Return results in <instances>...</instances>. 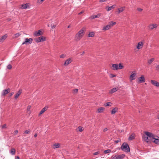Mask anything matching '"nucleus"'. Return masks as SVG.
<instances>
[{
  "label": "nucleus",
  "mask_w": 159,
  "mask_h": 159,
  "mask_svg": "<svg viewBox=\"0 0 159 159\" xmlns=\"http://www.w3.org/2000/svg\"><path fill=\"white\" fill-rule=\"evenodd\" d=\"M105 109V108L103 107H99L98 109V113H101Z\"/></svg>",
  "instance_id": "obj_28"
},
{
  "label": "nucleus",
  "mask_w": 159,
  "mask_h": 159,
  "mask_svg": "<svg viewBox=\"0 0 159 159\" xmlns=\"http://www.w3.org/2000/svg\"><path fill=\"white\" fill-rule=\"evenodd\" d=\"M143 45V43L142 42H140L138 43L137 48L138 49L142 48Z\"/></svg>",
  "instance_id": "obj_16"
},
{
  "label": "nucleus",
  "mask_w": 159,
  "mask_h": 159,
  "mask_svg": "<svg viewBox=\"0 0 159 159\" xmlns=\"http://www.w3.org/2000/svg\"><path fill=\"white\" fill-rule=\"evenodd\" d=\"M114 7H115V5H112L110 7H108V8L107 10V11H109L111 10H112V9H113L114 8Z\"/></svg>",
  "instance_id": "obj_32"
},
{
  "label": "nucleus",
  "mask_w": 159,
  "mask_h": 159,
  "mask_svg": "<svg viewBox=\"0 0 159 159\" xmlns=\"http://www.w3.org/2000/svg\"><path fill=\"white\" fill-rule=\"evenodd\" d=\"M107 130V128H105L103 130V131L105 132Z\"/></svg>",
  "instance_id": "obj_49"
},
{
  "label": "nucleus",
  "mask_w": 159,
  "mask_h": 159,
  "mask_svg": "<svg viewBox=\"0 0 159 159\" xmlns=\"http://www.w3.org/2000/svg\"><path fill=\"white\" fill-rule=\"evenodd\" d=\"M66 57V55L65 54H62L60 56V57L61 58H65Z\"/></svg>",
  "instance_id": "obj_39"
},
{
  "label": "nucleus",
  "mask_w": 159,
  "mask_h": 159,
  "mask_svg": "<svg viewBox=\"0 0 159 159\" xmlns=\"http://www.w3.org/2000/svg\"><path fill=\"white\" fill-rule=\"evenodd\" d=\"M45 0H38L37 3L39 4H41Z\"/></svg>",
  "instance_id": "obj_38"
},
{
  "label": "nucleus",
  "mask_w": 159,
  "mask_h": 159,
  "mask_svg": "<svg viewBox=\"0 0 159 159\" xmlns=\"http://www.w3.org/2000/svg\"><path fill=\"white\" fill-rule=\"evenodd\" d=\"M136 77V74L134 72L132 73L131 75L130 76V81L135 79Z\"/></svg>",
  "instance_id": "obj_9"
},
{
  "label": "nucleus",
  "mask_w": 159,
  "mask_h": 159,
  "mask_svg": "<svg viewBox=\"0 0 159 159\" xmlns=\"http://www.w3.org/2000/svg\"><path fill=\"white\" fill-rule=\"evenodd\" d=\"M72 61V59L71 58H69L66 60L64 64V66H67Z\"/></svg>",
  "instance_id": "obj_13"
},
{
  "label": "nucleus",
  "mask_w": 159,
  "mask_h": 159,
  "mask_svg": "<svg viewBox=\"0 0 159 159\" xmlns=\"http://www.w3.org/2000/svg\"><path fill=\"white\" fill-rule=\"evenodd\" d=\"M116 76V75L114 74H111L110 75V77L111 78H113Z\"/></svg>",
  "instance_id": "obj_44"
},
{
  "label": "nucleus",
  "mask_w": 159,
  "mask_h": 159,
  "mask_svg": "<svg viewBox=\"0 0 159 159\" xmlns=\"http://www.w3.org/2000/svg\"><path fill=\"white\" fill-rule=\"evenodd\" d=\"M95 32H90L88 34L89 37H93L94 36Z\"/></svg>",
  "instance_id": "obj_30"
},
{
  "label": "nucleus",
  "mask_w": 159,
  "mask_h": 159,
  "mask_svg": "<svg viewBox=\"0 0 159 159\" xmlns=\"http://www.w3.org/2000/svg\"><path fill=\"white\" fill-rule=\"evenodd\" d=\"M37 136V134H34V137H36Z\"/></svg>",
  "instance_id": "obj_56"
},
{
  "label": "nucleus",
  "mask_w": 159,
  "mask_h": 159,
  "mask_svg": "<svg viewBox=\"0 0 159 159\" xmlns=\"http://www.w3.org/2000/svg\"><path fill=\"white\" fill-rule=\"evenodd\" d=\"M34 35L36 36H38L43 34V32L41 30H39L34 32Z\"/></svg>",
  "instance_id": "obj_14"
},
{
  "label": "nucleus",
  "mask_w": 159,
  "mask_h": 159,
  "mask_svg": "<svg viewBox=\"0 0 159 159\" xmlns=\"http://www.w3.org/2000/svg\"><path fill=\"white\" fill-rule=\"evenodd\" d=\"M119 141H120V140H117L115 142L116 143H118L119 142Z\"/></svg>",
  "instance_id": "obj_58"
},
{
  "label": "nucleus",
  "mask_w": 159,
  "mask_h": 159,
  "mask_svg": "<svg viewBox=\"0 0 159 159\" xmlns=\"http://www.w3.org/2000/svg\"><path fill=\"white\" fill-rule=\"evenodd\" d=\"M137 10L141 12L143 11V9L141 8H137Z\"/></svg>",
  "instance_id": "obj_46"
},
{
  "label": "nucleus",
  "mask_w": 159,
  "mask_h": 159,
  "mask_svg": "<svg viewBox=\"0 0 159 159\" xmlns=\"http://www.w3.org/2000/svg\"><path fill=\"white\" fill-rule=\"evenodd\" d=\"M85 30L86 28L84 27L78 32L75 36V41H79L81 39L84 35Z\"/></svg>",
  "instance_id": "obj_2"
},
{
  "label": "nucleus",
  "mask_w": 159,
  "mask_h": 159,
  "mask_svg": "<svg viewBox=\"0 0 159 159\" xmlns=\"http://www.w3.org/2000/svg\"><path fill=\"white\" fill-rule=\"evenodd\" d=\"M116 24V23L114 21H111L109 22L108 25L111 28L113 26L115 25Z\"/></svg>",
  "instance_id": "obj_23"
},
{
  "label": "nucleus",
  "mask_w": 159,
  "mask_h": 159,
  "mask_svg": "<svg viewBox=\"0 0 159 159\" xmlns=\"http://www.w3.org/2000/svg\"><path fill=\"white\" fill-rule=\"evenodd\" d=\"M83 11H81V12H80V13H79V15L81 14H82V13H83Z\"/></svg>",
  "instance_id": "obj_57"
},
{
  "label": "nucleus",
  "mask_w": 159,
  "mask_h": 159,
  "mask_svg": "<svg viewBox=\"0 0 159 159\" xmlns=\"http://www.w3.org/2000/svg\"><path fill=\"white\" fill-rule=\"evenodd\" d=\"M118 90V88H113L109 92L110 93H112L115 92H116L117 90Z\"/></svg>",
  "instance_id": "obj_27"
},
{
  "label": "nucleus",
  "mask_w": 159,
  "mask_h": 159,
  "mask_svg": "<svg viewBox=\"0 0 159 159\" xmlns=\"http://www.w3.org/2000/svg\"><path fill=\"white\" fill-rule=\"evenodd\" d=\"M51 26V27L52 28H54L56 27V25H54V24H53V25L52 24Z\"/></svg>",
  "instance_id": "obj_47"
},
{
  "label": "nucleus",
  "mask_w": 159,
  "mask_h": 159,
  "mask_svg": "<svg viewBox=\"0 0 159 159\" xmlns=\"http://www.w3.org/2000/svg\"><path fill=\"white\" fill-rule=\"evenodd\" d=\"M111 150L110 149H107L105 150L104 152L105 154H106L108 153H109L111 152Z\"/></svg>",
  "instance_id": "obj_36"
},
{
  "label": "nucleus",
  "mask_w": 159,
  "mask_h": 159,
  "mask_svg": "<svg viewBox=\"0 0 159 159\" xmlns=\"http://www.w3.org/2000/svg\"><path fill=\"white\" fill-rule=\"evenodd\" d=\"M135 137V135L134 134H131L129 138V140H131L133 139H134V138Z\"/></svg>",
  "instance_id": "obj_31"
},
{
  "label": "nucleus",
  "mask_w": 159,
  "mask_h": 159,
  "mask_svg": "<svg viewBox=\"0 0 159 159\" xmlns=\"http://www.w3.org/2000/svg\"><path fill=\"white\" fill-rule=\"evenodd\" d=\"M78 129L79 130V131L80 132L82 131L84 129V128H83V127H82L81 126H79L78 127Z\"/></svg>",
  "instance_id": "obj_35"
},
{
  "label": "nucleus",
  "mask_w": 159,
  "mask_h": 159,
  "mask_svg": "<svg viewBox=\"0 0 159 159\" xmlns=\"http://www.w3.org/2000/svg\"><path fill=\"white\" fill-rule=\"evenodd\" d=\"M10 89H8L3 91L2 93V95L4 96L8 93L10 92Z\"/></svg>",
  "instance_id": "obj_17"
},
{
  "label": "nucleus",
  "mask_w": 159,
  "mask_h": 159,
  "mask_svg": "<svg viewBox=\"0 0 159 159\" xmlns=\"http://www.w3.org/2000/svg\"><path fill=\"white\" fill-rule=\"evenodd\" d=\"M157 26L158 25L157 24L153 23L149 24L148 27L149 30H152L154 29H156Z\"/></svg>",
  "instance_id": "obj_6"
},
{
  "label": "nucleus",
  "mask_w": 159,
  "mask_h": 159,
  "mask_svg": "<svg viewBox=\"0 0 159 159\" xmlns=\"http://www.w3.org/2000/svg\"><path fill=\"white\" fill-rule=\"evenodd\" d=\"M18 133V131L17 130H16L14 132V134L15 135H16Z\"/></svg>",
  "instance_id": "obj_48"
},
{
  "label": "nucleus",
  "mask_w": 159,
  "mask_h": 159,
  "mask_svg": "<svg viewBox=\"0 0 159 159\" xmlns=\"http://www.w3.org/2000/svg\"><path fill=\"white\" fill-rule=\"evenodd\" d=\"M112 66L113 69H115L116 70H118V69H124V66L123 63H120L119 64H112Z\"/></svg>",
  "instance_id": "obj_3"
},
{
  "label": "nucleus",
  "mask_w": 159,
  "mask_h": 159,
  "mask_svg": "<svg viewBox=\"0 0 159 159\" xmlns=\"http://www.w3.org/2000/svg\"><path fill=\"white\" fill-rule=\"evenodd\" d=\"M20 35V34L19 33H16L15 34V38L18 37Z\"/></svg>",
  "instance_id": "obj_45"
},
{
  "label": "nucleus",
  "mask_w": 159,
  "mask_h": 159,
  "mask_svg": "<svg viewBox=\"0 0 159 159\" xmlns=\"http://www.w3.org/2000/svg\"><path fill=\"white\" fill-rule=\"evenodd\" d=\"M31 131L30 130V129H28L24 132V133L26 134H29L30 133Z\"/></svg>",
  "instance_id": "obj_37"
},
{
  "label": "nucleus",
  "mask_w": 159,
  "mask_h": 159,
  "mask_svg": "<svg viewBox=\"0 0 159 159\" xmlns=\"http://www.w3.org/2000/svg\"><path fill=\"white\" fill-rule=\"evenodd\" d=\"M143 140L148 143L152 141V139L155 138V136L152 133L149 132H145L143 136Z\"/></svg>",
  "instance_id": "obj_1"
},
{
  "label": "nucleus",
  "mask_w": 159,
  "mask_h": 159,
  "mask_svg": "<svg viewBox=\"0 0 159 159\" xmlns=\"http://www.w3.org/2000/svg\"><path fill=\"white\" fill-rule=\"evenodd\" d=\"M125 9V7H121L120 8H118V11H117L118 14H119L120 13L122 12Z\"/></svg>",
  "instance_id": "obj_20"
},
{
  "label": "nucleus",
  "mask_w": 159,
  "mask_h": 159,
  "mask_svg": "<svg viewBox=\"0 0 159 159\" xmlns=\"http://www.w3.org/2000/svg\"><path fill=\"white\" fill-rule=\"evenodd\" d=\"M156 68L157 69H159V65H157L156 66Z\"/></svg>",
  "instance_id": "obj_52"
},
{
  "label": "nucleus",
  "mask_w": 159,
  "mask_h": 159,
  "mask_svg": "<svg viewBox=\"0 0 159 159\" xmlns=\"http://www.w3.org/2000/svg\"><path fill=\"white\" fill-rule=\"evenodd\" d=\"M54 147H53V148H59L60 147V144L59 143H55L53 145Z\"/></svg>",
  "instance_id": "obj_33"
},
{
  "label": "nucleus",
  "mask_w": 159,
  "mask_h": 159,
  "mask_svg": "<svg viewBox=\"0 0 159 159\" xmlns=\"http://www.w3.org/2000/svg\"><path fill=\"white\" fill-rule=\"evenodd\" d=\"M98 152H94L93 153V155H97V154H98Z\"/></svg>",
  "instance_id": "obj_51"
},
{
  "label": "nucleus",
  "mask_w": 159,
  "mask_h": 159,
  "mask_svg": "<svg viewBox=\"0 0 159 159\" xmlns=\"http://www.w3.org/2000/svg\"><path fill=\"white\" fill-rule=\"evenodd\" d=\"M111 28L108 25H107L104 26L102 28V30L103 31H105L110 29Z\"/></svg>",
  "instance_id": "obj_24"
},
{
  "label": "nucleus",
  "mask_w": 159,
  "mask_h": 159,
  "mask_svg": "<svg viewBox=\"0 0 159 159\" xmlns=\"http://www.w3.org/2000/svg\"><path fill=\"white\" fill-rule=\"evenodd\" d=\"M70 25H69L68 26V28H70Z\"/></svg>",
  "instance_id": "obj_59"
},
{
  "label": "nucleus",
  "mask_w": 159,
  "mask_h": 159,
  "mask_svg": "<svg viewBox=\"0 0 159 159\" xmlns=\"http://www.w3.org/2000/svg\"><path fill=\"white\" fill-rule=\"evenodd\" d=\"M85 53L84 51H83L81 53V55H83Z\"/></svg>",
  "instance_id": "obj_50"
},
{
  "label": "nucleus",
  "mask_w": 159,
  "mask_h": 159,
  "mask_svg": "<svg viewBox=\"0 0 159 159\" xmlns=\"http://www.w3.org/2000/svg\"><path fill=\"white\" fill-rule=\"evenodd\" d=\"M152 139H155L153 141L152 140V141L153 143L157 144H159V137L158 136H155V138Z\"/></svg>",
  "instance_id": "obj_15"
},
{
  "label": "nucleus",
  "mask_w": 159,
  "mask_h": 159,
  "mask_svg": "<svg viewBox=\"0 0 159 159\" xmlns=\"http://www.w3.org/2000/svg\"><path fill=\"white\" fill-rule=\"evenodd\" d=\"M145 81V79L143 75H142L140 77L138 78V81L139 83L144 82Z\"/></svg>",
  "instance_id": "obj_12"
},
{
  "label": "nucleus",
  "mask_w": 159,
  "mask_h": 159,
  "mask_svg": "<svg viewBox=\"0 0 159 159\" xmlns=\"http://www.w3.org/2000/svg\"><path fill=\"white\" fill-rule=\"evenodd\" d=\"M111 102H107L105 105V107L107 106H111Z\"/></svg>",
  "instance_id": "obj_34"
},
{
  "label": "nucleus",
  "mask_w": 159,
  "mask_h": 159,
  "mask_svg": "<svg viewBox=\"0 0 159 159\" xmlns=\"http://www.w3.org/2000/svg\"><path fill=\"white\" fill-rule=\"evenodd\" d=\"M13 94V93H12L11 94V96Z\"/></svg>",
  "instance_id": "obj_60"
},
{
  "label": "nucleus",
  "mask_w": 159,
  "mask_h": 159,
  "mask_svg": "<svg viewBox=\"0 0 159 159\" xmlns=\"http://www.w3.org/2000/svg\"><path fill=\"white\" fill-rule=\"evenodd\" d=\"M121 149L126 152H129L130 151V148L128 144L125 143H123L121 147Z\"/></svg>",
  "instance_id": "obj_4"
},
{
  "label": "nucleus",
  "mask_w": 159,
  "mask_h": 159,
  "mask_svg": "<svg viewBox=\"0 0 159 159\" xmlns=\"http://www.w3.org/2000/svg\"><path fill=\"white\" fill-rule=\"evenodd\" d=\"M27 112L29 115H30L31 113L30 111H27Z\"/></svg>",
  "instance_id": "obj_54"
},
{
  "label": "nucleus",
  "mask_w": 159,
  "mask_h": 159,
  "mask_svg": "<svg viewBox=\"0 0 159 159\" xmlns=\"http://www.w3.org/2000/svg\"><path fill=\"white\" fill-rule=\"evenodd\" d=\"M151 84L153 85L159 87V83L154 80H151Z\"/></svg>",
  "instance_id": "obj_11"
},
{
  "label": "nucleus",
  "mask_w": 159,
  "mask_h": 159,
  "mask_svg": "<svg viewBox=\"0 0 159 159\" xmlns=\"http://www.w3.org/2000/svg\"><path fill=\"white\" fill-rule=\"evenodd\" d=\"M31 108L30 106H29L27 107V111H30V109Z\"/></svg>",
  "instance_id": "obj_43"
},
{
  "label": "nucleus",
  "mask_w": 159,
  "mask_h": 159,
  "mask_svg": "<svg viewBox=\"0 0 159 159\" xmlns=\"http://www.w3.org/2000/svg\"><path fill=\"white\" fill-rule=\"evenodd\" d=\"M33 41V39L32 38L28 39L27 38L25 39V41L24 42L22 43V44H24L27 43H31Z\"/></svg>",
  "instance_id": "obj_10"
},
{
  "label": "nucleus",
  "mask_w": 159,
  "mask_h": 159,
  "mask_svg": "<svg viewBox=\"0 0 159 159\" xmlns=\"http://www.w3.org/2000/svg\"><path fill=\"white\" fill-rule=\"evenodd\" d=\"M48 107L46 106L43 108L39 112V115H41L46 111L48 108Z\"/></svg>",
  "instance_id": "obj_19"
},
{
  "label": "nucleus",
  "mask_w": 159,
  "mask_h": 159,
  "mask_svg": "<svg viewBox=\"0 0 159 159\" xmlns=\"http://www.w3.org/2000/svg\"><path fill=\"white\" fill-rule=\"evenodd\" d=\"M78 91V89H75L73 90V92L74 93H77Z\"/></svg>",
  "instance_id": "obj_42"
},
{
  "label": "nucleus",
  "mask_w": 159,
  "mask_h": 159,
  "mask_svg": "<svg viewBox=\"0 0 159 159\" xmlns=\"http://www.w3.org/2000/svg\"><path fill=\"white\" fill-rule=\"evenodd\" d=\"M10 152L12 155H14L16 153V150L14 148H11L10 151Z\"/></svg>",
  "instance_id": "obj_25"
},
{
  "label": "nucleus",
  "mask_w": 159,
  "mask_h": 159,
  "mask_svg": "<svg viewBox=\"0 0 159 159\" xmlns=\"http://www.w3.org/2000/svg\"><path fill=\"white\" fill-rule=\"evenodd\" d=\"M101 15V13H98L97 15H92L91 16V19H93L94 18H99Z\"/></svg>",
  "instance_id": "obj_21"
},
{
  "label": "nucleus",
  "mask_w": 159,
  "mask_h": 159,
  "mask_svg": "<svg viewBox=\"0 0 159 159\" xmlns=\"http://www.w3.org/2000/svg\"><path fill=\"white\" fill-rule=\"evenodd\" d=\"M20 158L19 157L17 156L16 157V159H19Z\"/></svg>",
  "instance_id": "obj_55"
},
{
  "label": "nucleus",
  "mask_w": 159,
  "mask_h": 159,
  "mask_svg": "<svg viewBox=\"0 0 159 159\" xmlns=\"http://www.w3.org/2000/svg\"><path fill=\"white\" fill-rule=\"evenodd\" d=\"M21 7L20 8L22 9H26L27 8H29L30 7V5L29 3H26L24 4L21 5Z\"/></svg>",
  "instance_id": "obj_8"
},
{
  "label": "nucleus",
  "mask_w": 159,
  "mask_h": 159,
  "mask_svg": "<svg viewBox=\"0 0 159 159\" xmlns=\"http://www.w3.org/2000/svg\"><path fill=\"white\" fill-rule=\"evenodd\" d=\"M22 92V90H19L18 92L16 94L15 96V98L17 99L19 96L20 95Z\"/></svg>",
  "instance_id": "obj_22"
},
{
  "label": "nucleus",
  "mask_w": 159,
  "mask_h": 159,
  "mask_svg": "<svg viewBox=\"0 0 159 159\" xmlns=\"http://www.w3.org/2000/svg\"><path fill=\"white\" fill-rule=\"evenodd\" d=\"M118 111V108L115 107L113 108L112 110L111 111V113L112 114H114L116 112Z\"/></svg>",
  "instance_id": "obj_26"
},
{
  "label": "nucleus",
  "mask_w": 159,
  "mask_h": 159,
  "mask_svg": "<svg viewBox=\"0 0 159 159\" xmlns=\"http://www.w3.org/2000/svg\"><path fill=\"white\" fill-rule=\"evenodd\" d=\"M45 40V38L44 37L42 36L36 38L35 39L36 42L39 43L42 41H43Z\"/></svg>",
  "instance_id": "obj_7"
},
{
  "label": "nucleus",
  "mask_w": 159,
  "mask_h": 159,
  "mask_svg": "<svg viewBox=\"0 0 159 159\" xmlns=\"http://www.w3.org/2000/svg\"><path fill=\"white\" fill-rule=\"evenodd\" d=\"M125 157V155L124 154L120 155H116L113 157H112V159H123Z\"/></svg>",
  "instance_id": "obj_5"
},
{
  "label": "nucleus",
  "mask_w": 159,
  "mask_h": 159,
  "mask_svg": "<svg viewBox=\"0 0 159 159\" xmlns=\"http://www.w3.org/2000/svg\"><path fill=\"white\" fill-rule=\"evenodd\" d=\"M27 112L29 115H30L31 113L30 111H27Z\"/></svg>",
  "instance_id": "obj_53"
},
{
  "label": "nucleus",
  "mask_w": 159,
  "mask_h": 159,
  "mask_svg": "<svg viewBox=\"0 0 159 159\" xmlns=\"http://www.w3.org/2000/svg\"><path fill=\"white\" fill-rule=\"evenodd\" d=\"M7 34L2 36L0 39V43H2L7 38Z\"/></svg>",
  "instance_id": "obj_18"
},
{
  "label": "nucleus",
  "mask_w": 159,
  "mask_h": 159,
  "mask_svg": "<svg viewBox=\"0 0 159 159\" xmlns=\"http://www.w3.org/2000/svg\"><path fill=\"white\" fill-rule=\"evenodd\" d=\"M6 125H7L6 124H5L3 125H2V129L6 128H7Z\"/></svg>",
  "instance_id": "obj_41"
},
{
  "label": "nucleus",
  "mask_w": 159,
  "mask_h": 159,
  "mask_svg": "<svg viewBox=\"0 0 159 159\" xmlns=\"http://www.w3.org/2000/svg\"><path fill=\"white\" fill-rule=\"evenodd\" d=\"M154 58H153L148 60V65H150L152 62L154 61Z\"/></svg>",
  "instance_id": "obj_29"
},
{
  "label": "nucleus",
  "mask_w": 159,
  "mask_h": 159,
  "mask_svg": "<svg viewBox=\"0 0 159 159\" xmlns=\"http://www.w3.org/2000/svg\"><path fill=\"white\" fill-rule=\"evenodd\" d=\"M12 68V66L11 65H9L7 66V68L9 69H11Z\"/></svg>",
  "instance_id": "obj_40"
}]
</instances>
